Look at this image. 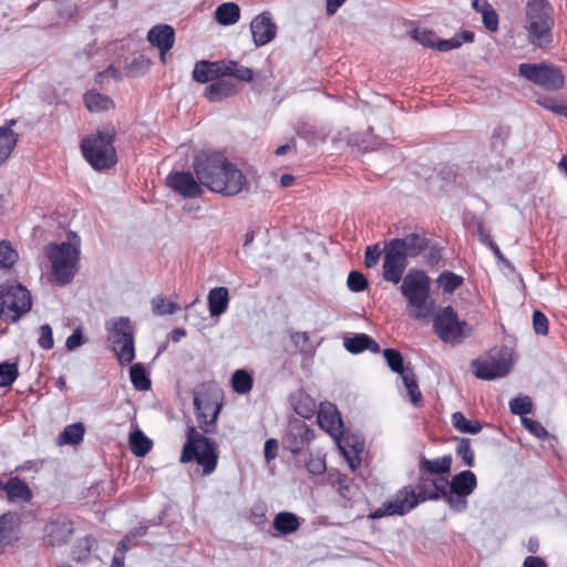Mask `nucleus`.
Returning a JSON list of instances; mask_svg holds the SVG:
<instances>
[{"mask_svg": "<svg viewBox=\"0 0 567 567\" xmlns=\"http://www.w3.org/2000/svg\"><path fill=\"white\" fill-rule=\"evenodd\" d=\"M193 171L210 192L233 197L248 188L244 172L223 152L202 150L193 158Z\"/></svg>", "mask_w": 567, "mask_h": 567, "instance_id": "1", "label": "nucleus"}, {"mask_svg": "<svg viewBox=\"0 0 567 567\" xmlns=\"http://www.w3.org/2000/svg\"><path fill=\"white\" fill-rule=\"evenodd\" d=\"M449 481L445 476L430 478L422 474L417 480L415 488L411 485L399 489L392 499L385 502L381 507L369 514V518L379 519L384 516L405 515L421 502L439 501L447 488Z\"/></svg>", "mask_w": 567, "mask_h": 567, "instance_id": "2", "label": "nucleus"}, {"mask_svg": "<svg viewBox=\"0 0 567 567\" xmlns=\"http://www.w3.org/2000/svg\"><path fill=\"white\" fill-rule=\"evenodd\" d=\"M81 239L75 233H69L68 240L50 244L45 256L51 264L48 279L59 286L70 284L80 269Z\"/></svg>", "mask_w": 567, "mask_h": 567, "instance_id": "3", "label": "nucleus"}, {"mask_svg": "<svg viewBox=\"0 0 567 567\" xmlns=\"http://www.w3.org/2000/svg\"><path fill=\"white\" fill-rule=\"evenodd\" d=\"M115 134L114 127L107 126L99 128L82 140L83 157L95 171L112 168L117 163V153L114 146Z\"/></svg>", "mask_w": 567, "mask_h": 567, "instance_id": "4", "label": "nucleus"}, {"mask_svg": "<svg viewBox=\"0 0 567 567\" xmlns=\"http://www.w3.org/2000/svg\"><path fill=\"white\" fill-rule=\"evenodd\" d=\"M554 24L553 7L547 1L532 0L527 2L525 30L532 45L539 49L550 48Z\"/></svg>", "mask_w": 567, "mask_h": 567, "instance_id": "5", "label": "nucleus"}, {"mask_svg": "<svg viewBox=\"0 0 567 567\" xmlns=\"http://www.w3.org/2000/svg\"><path fill=\"white\" fill-rule=\"evenodd\" d=\"M192 461H196L203 467L205 475L212 474L218 462L215 442L200 434L194 426L187 429L186 442L181 454L182 463Z\"/></svg>", "mask_w": 567, "mask_h": 567, "instance_id": "6", "label": "nucleus"}, {"mask_svg": "<svg viewBox=\"0 0 567 567\" xmlns=\"http://www.w3.org/2000/svg\"><path fill=\"white\" fill-rule=\"evenodd\" d=\"M401 281V293L406 299L409 307L415 310L413 317L415 319L426 318L431 311L427 307L431 293L430 277L421 269H410Z\"/></svg>", "mask_w": 567, "mask_h": 567, "instance_id": "7", "label": "nucleus"}, {"mask_svg": "<svg viewBox=\"0 0 567 567\" xmlns=\"http://www.w3.org/2000/svg\"><path fill=\"white\" fill-rule=\"evenodd\" d=\"M32 306L30 292L20 284L0 287V319L17 321Z\"/></svg>", "mask_w": 567, "mask_h": 567, "instance_id": "8", "label": "nucleus"}, {"mask_svg": "<svg viewBox=\"0 0 567 567\" xmlns=\"http://www.w3.org/2000/svg\"><path fill=\"white\" fill-rule=\"evenodd\" d=\"M518 71L522 76L547 91H558L565 85L564 73L551 63H520Z\"/></svg>", "mask_w": 567, "mask_h": 567, "instance_id": "9", "label": "nucleus"}, {"mask_svg": "<svg viewBox=\"0 0 567 567\" xmlns=\"http://www.w3.org/2000/svg\"><path fill=\"white\" fill-rule=\"evenodd\" d=\"M465 321L458 319L451 306L441 308L433 318V330L445 343H457L462 340Z\"/></svg>", "mask_w": 567, "mask_h": 567, "instance_id": "10", "label": "nucleus"}, {"mask_svg": "<svg viewBox=\"0 0 567 567\" xmlns=\"http://www.w3.org/2000/svg\"><path fill=\"white\" fill-rule=\"evenodd\" d=\"M194 406L198 426L206 434L216 432V422L221 409L218 398L208 392H194Z\"/></svg>", "mask_w": 567, "mask_h": 567, "instance_id": "11", "label": "nucleus"}, {"mask_svg": "<svg viewBox=\"0 0 567 567\" xmlns=\"http://www.w3.org/2000/svg\"><path fill=\"white\" fill-rule=\"evenodd\" d=\"M166 185L183 198L194 199L202 197L204 185L189 171L171 172L166 177Z\"/></svg>", "mask_w": 567, "mask_h": 567, "instance_id": "12", "label": "nucleus"}, {"mask_svg": "<svg viewBox=\"0 0 567 567\" xmlns=\"http://www.w3.org/2000/svg\"><path fill=\"white\" fill-rule=\"evenodd\" d=\"M408 267V258L390 241L384 245L383 279L398 285L404 277Z\"/></svg>", "mask_w": 567, "mask_h": 567, "instance_id": "13", "label": "nucleus"}, {"mask_svg": "<svg viewBox=\"0 0 567 567\" xmlns=\"http://www.w3.org/2000/svg\"><path fill=\"white\" fill-rule=\"evenodd\" d=\"M318 424L331 437L339 441L343 435V422L337 405L331 402H322L318 410Z\"/></svg>", "mask_w": 567, "mask_h": 567, "instance_id": "14", "label": "nucleus"}, {"mask_svg": "<svg viewBox=\"0 0 567 567\" xmlns=\"http://www.w3.org/2000/svg\"><path fill=\"white\" fill-rule=\"evenodd\" d=\"M34 518L33 511L8 512L0 516V549L10 543L16 527L31 523Z\"/></svg>", "mask_w": 567, "mask_h": 567, "instance_id": "15", "label": "nucleus"}, {"mask_svg": "<svg viewBox=\"0 0 567 567\" xmlns=\"http://www.w3.org/2000/svg\"><path fill=\"white\" fill-rule=\"evenodd\" d=\"M315 439V431L303 422L291 424L284 437V445L292 454L300 453Z\"/></svg>", "mask_w": 567, "mask_h": 567, "instance_id": "16", "label": "nucleus"}, {"mask_svg": "<svg viewBox=\"0 0 567 567\" xmlns=\"http://www.w3.org/2000/svg\"><path fill=\"white\" fill-rule=\"evenodd\" d=\"M254 43L262 47L272 41L277 33V25L272 22L269 12H262L255 17L250 23Z\"/></svg>", "mask_w": 567, "mask_h": 567, "instance_id": "17", "label": "nucleus"}, {"mask_svg": "<svg viewBox=\"0 0 567 567\" xmlns=\"http://www.w3.org/2000/svg\"><path fill=\"white\" fill-rule=\"evenodd\" d=\"M147 40L159 50L161 61L165 62L166 52L173 48L175 42L174 28L169 24L154 25L147 33Z\"/></svg>", "mask_w": 567, "mask_h": 567, "instance_id": "18", "label": "nucleus"}, {"mask_svg": "<svg viewBox=\"0 0 567 567\" xmlns=\"http://www.w3.org/2000/svg\"><path fill=\"white\" fill-rule=\"evenodd\" d=\"M474 375L481 380H494L506 375L509 364L505 360H475L472 363Z\"/></svg>", "mask_w": 567, "mask_h": 567, "instance_id": "19", "label": "nucleus"}, {"mask_svg": "<svg viewBox=\"0 0 567 567\" xmlns=\"http://www.w3.org/2000/svg\"><path fill=\"white\" fill-rule=\"evenodd\" d=\"M72 523L65 517H58L44 527L43 540L51 546L65 543L72 534Z\"/></svg>", "mask_w": 567, "mask_h": 567, "instance_id": "20", "label": "nucleus"}, {"mask_svg": "<svg viewBox=\"0 0 567 567\" xmlns=\"http://www.w3.org/2000/svg\"><path fill=\"white\" fill-rule=\"evenodd\" d=\"M390 243L401 250L406 258L421 255L429 246L427 238L416 233L408 234L403 238L391 239Z\"/></svg>", "mask_w": 567, "mask_h": 567, "instance_id": "21", "label": "nucleus"}, {"mask_svg": "<svg viewBox=\"0 0 567 567\" xmlns=\"http://www.w3.org/2000/svg\"><path fill=\"white\" fill-rule=\"evenodd\" d=\"M238 92L239 86L234 81L226 78H216L205 87L204 95L210 102H219L236 95Z\"/></svg>", "mask_w": 567, "mask_h": 567, "instance_id": "22", "label": "nucleus"}, {"mask_svg": "<svg viewBox=\"0 0 567 567\" xmlns=\"http://www.w3.org/2000/svg\"><path fill=\"white\" fill-rule=\"evenodd\" d=\"M3 493L6 494L7 501L12 504H30L33 497L32 489L18 476L10 477L6 482Z\"/></svg>", "mask_w": 567, "mask_h": 567, "instance_id": "23", "label": "nucleus"}, {"mask_svg": "<svg viewBox=\"0 0 567 567\" xmlns=\"http://www.w3.org/2000/svg\"><path fill=\"white\" fill-rule=\"evenodd\" d=\"M476 486V475L472 471L466 470L452 477L449 491L460 496H468L474 492Z\"/></svg>", "mask_w": 567, "mask_h": 567, "instance_id": "24", "label": "nucleus"}, {"mask_svg": "<svg viewBox=\"0 0 567 567\" xmlns=\"http://www.w3.org/2000/svg\"><path fill=\"white\" fill-rule=\"evenodd\" d=\"M344 348L353 354L370 350L372 353L380 352V346L365 333H357L344 339Z\"/></svg>", "mask_w": 567, "mask_h": 567, "instance_id": "25", "label": "nucleus"}, {"mask_svg": "<svg viewBox=\"0 0 567 567\" xmlns=\"http://www.w3.org/2000/svg\"><path fill=\"white\" fill-rule=\"evenodd\" d=\"M452 456L444 455L439 458L429 460L424 456L419 462V470L422 474L446 475L451 472Z\"/></svg>", "mask_w": 567, "mask_h": 567, "instance_id": "26", "label": "nucleus"}, {"mask_svg": "<svg viewBox=\"0 0 567 567\" xmlns=\"http://www.w3.org/2000/svg\"><path fill=\"white\" fill-rule=\"evenodd\" d=\"M208 309L212 317H218L226 312L229 303L228 289L225 287L213 288L208 293Z\"/></svg>", "mask_w": 567, "mask_h": 567, "instance_id": "27", "label": "nucleus"}, {"mask_svg": "<svg viewBox=\"0 0 567 567\" xmlns=\"http://www.w3.org/2000/svg\"><path fill=\"white\" fill-rule=\"evenodd\" d=\"M220 76V62L199 61L193 70V79L199 83H207Z\"/></svg>", "mask_w": 567, "mask_h": 567, "instance_id": "28", "label": "nucleus"}, {"mask_svg": "<svg viewBox=\"0 0 567 567\" xmlns=\"http://www.w3.org/2000/svg\"><path fill=\"white\" fill-rule=\"evenodd\" d=\"M220 62V76L227 78L233 76L238 81L250 82L254 79V72L251 69L240 65L238 62L229 60V61H219Z\"/></svg>", "mask_w": 567, "mask_h": 567, "instance_id": "29", "label": "nucleus"}, {"mask_svg": "<svg viewBox=\"0 0 567 567\" xmlns=\"http://www.w3.org/2000/svg\"><path fill=\"white\" fill-rule=\"evenodd\" d=\"M107 329L112 341H126V344L131 346V340L134 339V328L128 318L121 317L113 320Z\"/></svg>", "mask_w": 567, "mask_h": 567, "instance_id": "30", "label": "nucleus"}, {"mask_svg": "<svg viewBox=\"0 0 567 567\" xmlns=\"http://www.w3.org/2000/svg\"><path fill=\"white\" fill-rule=\"evenodd\" d=\"M85 434V426L81 422L69 424L64 427L61 434L56 437L59 446L76 445L83 441Z\"/></svg>", "mask_w": 567, "mask_h": 567, "instance_id": "31", "label": "nucleus"}, {"mask_svg": "<svg viewBox=\"0 0 567 567\" xmlns=\"http://www.w3.org/2000/svg\"><path fill=\"white\" fill-rule=\"evenodd\" d=\"M14 123L16 121L11 120L0 127V164L10 156L17 144V136L11 130Z\"/></svg>", "mask_w": 567, "mask_h": 567, "instance_id": "32", "label": "nucleus"}, {"mask_svg": "<svg viewBox=\"0 0 567 567\" xmlns=\"http://www.w3.org/2000/svg\"><path fill=\"white\" fill-rule=\"evenodd\" d=\"M83 102L90 112H103L114 107L113 100L97 91L86 92Z\"/></svg>", "mask_w": 567, "mask_h": 567, "instance_id": "33", "label": "nucleus"}, {"mask_svg": "<svg viewBox=\"0 0 567 567\" xmlns=\"http://www.w3.org/2000/svg\"><path fill=\"white\" fill-rule=\"evenodd\" d=\"M272 526L279 534L287 535L298 530L300 522L293 513L280 512L275 516Z\"/></svg>", "mask_w": 567, "mask_h": 567, "instance_id": "34", "label": "nucleus"}, {"mask_svg": "<svg viewBox=\"0 0 567 567\" xmlns=\"http://www.w3.org/2000/svg\"><path fill=\"white\" fill-rule=\"evenodd\" d=\"M216 21L221 25H231L240 19V8L235 2H225L215 11Z\"/></svg>", "mask_w": 567, "mask_h": 567, "instance_id": "35", "label": "nucleus"}, {"mask_svg": "<svg viewBox=\"0 0 567 567\" xmlns=\"http://www.w3.org/2000/svg\"><path fill=\"white\" fill-rule=\"evenodd\" d=\"M474 32L465 30L460 33H455L452 38L442 40L437 39L435 50L441 52H447L453 49H457L464 43H471L474 41Z\"/></svg>", "mask_w": 567, "mask_h": 567, "instance_id": "36", "label": "nucleus"}, {"mask_svg": "<svg viewBox=\"0 0 567 567\" xmlns=\"http://www.w3.org/2000/svg\"><path fill=\"white\" fill-rule=\"evenodd\" d=\"M474 32L465 30L460 33H455L452 38L442 40L437 39L435 50L441 52H447L453 49H457L464 43H471L474 41Z\"/></svg>", "mask_w": 567, "mask_h": 567, "instance_id": "37", "label": "nucleus"}, {"mask_svg": "<svg viewBox=\"0 0 567 567\" xmlns=\"http://www.w3.org/2000/svg\"><path fill=\"white\" fill-rule=\"evenodd\" d=\"M112 350L121 365H126L135 359V340H131V346L126 341L113 340Z\"/></svg>", "mask_w": 567, "mask_h": 567, "instance_id": "38", "label": "nucleus"}, {"mask_svg": "<svg viewBox=\"0 0 567 567\" xmlns=\"http://www.w3.org/2000/svg\"><path fill=\"white\" fill-rule=\"evenodd\" d=\"M254 385L252 375L243 369L236 370L231 375V388L238 394H246L251 391Z\"/></svg>", "mask_w": 567, "mask_h": 567, "instance_id": "39", "label": "nucleus"}, {"mask_svg": "<svg viewBox=\"0 0 567 567\" xmlns=\"http://www.w3.org/2000/svg\"><path fill=\"white\" fill-rule=\"evenodd\" d=\"M152 445V441L142 431H135L130 435V449L135 456H145L151 451Z\"/></svg>", "mask_w": 567, "mask_h": 567, "instance_id": "40", "label": "nucleus"}, {"mask_svg": "<svg viewBox=\"0 0 567 567\" xmlns=\"http://www.w3.org/2000/svg\"><path fill=\"white\" fill-rule=\"evenodd\" d=\"M130 379L133 386L138 391H147L152 386L146 370L141 363H135L131 367Z\"/></svg>", "mask_w": 567, "mask_h": 567, "instance_id": "41", "label": "nucleus"}, {"mask_svg": "<svg viewBox=\"0 0 567 567\" xmlns=\"http://www.w3.org/2000/svg\"><path fill=\"white\" fill-rule=\"evenodd\" d=\"M401 378L406 388L410 401L414 405L420 404L423 400V395H422V392L420 391L413 369L408 368V370L405 371V374L402 375Z\"/></svg>", "mask_w": 567, "mask_h": 567, "instance_id": "42", "label": "nucleus"}, {"mask_svg": "<svg viewBox=\"0 0 567 567\" xmlns=\"http://www.w3.org/2000/svg\"><path fill=\"white\" fill-rule=\"evenodd\" d=\"M452 424L462 433L477 434L482 430V425L478 421H471L466 419L462 412H455L452 414Z\"/></svg>", "mask_w": 567, "mask_h": 567, "instance_id": "43", "label": "nucleus"}, {"mask_svg": "<svg viewBox=\"0 0 567 567\" xmlns=\"http://www.w3.org/2000/svg\"><path fill=\"white\" fill-rule=\"evenodd\" d=\"M437 282L445 293H452L463 285L464 279L460 275L445 270L439 276Z\"/></svg>", "mask_w": 567, "mask_h": 567, "instance_id": "44", "label": "nucleus"}, {"mask_svg": "<svg viewBox=\"0 0 567 567\" xmlns=\"http://www.w3.org/2000/svg\"><path fill=\"white\" fill-rule=\"evenodd\" d=\"M410 35L423 47L435 49L439 37L433 30L426 28H414Z\"/></svg>", "mask_w": 567, "mask_h": 567, "instance_id": "45", "label": "nucleus"}, {"mask_svg": "<svg viewBox=\"0 0 567 567\" xmlns=\"http://www.w3.org/2000/svg\"><path fill=\"white\" fill-rule=\"evenodd\" d=\"M384 359L389 365V368L400 374L401 377L405 374V371L409 367H404L403 357L400 351L395 349H385L383 351Z\"/></svg>", "mask_w": 567, "mask_h": 567, "instance_id": "46", "label": "nucleus"}, {"mask_svg": "<svg viewBox=\"0 0 567 567\" xmlns=\"http://www.w3.org/2000/svg\"><path fill=\"white\" fill-rule=\"evenodd\" d=\"M18 260V252L12 245L7 241H0V267L10 268Z\"/></svg>", "mask_w": 567, "mask_h": 567, "instance_id": "47", "label": "nucleus"}, {"mask_svg": "<svg viewBox=\"0 0 567 567\" xmlns=\"http://www.w3.org/2000/svg\"><path fill=\"white\" fill-rule=\"evenodd\" d=\"M455 452H456V455L463 460V462L466 466H468V467L474 466V462H475L474 451L471 446L470 439H466V437L461 439L456 446Z\"/></svg>", "mask_w": 567, "mask_h": 567, "instance_id": "48", "label": "nucleus"}, {"mask_svg": "<svg viewBox=\"0 0 567 567\" xmlns=\"http://www.w3.org/2000/svg\"><path fill=\"white\" fill-rule=\"evenodd\" d=\"M18 377L17 364L2 362L0 363V386L11 385Z\"/></svg>", "mask_w": 567, "mask_h": 567, "instance_id": "49", "label": "nucleus"}, {"mask_svg": "<svg viewBox=\"0 0 567 567\" xmlns=\"http://www.w3.org/2000/svg\"><path fill=\"white\" fill-rule=\"evenodd\" d=\"M467 496H460L457 494H454L451 491L444 489V495H442V498L445 501V503L456 512H463L467 508Z\"/></svg>", "mask_w": 567, "mask_h": 567, "instance_id": "50", "label": "nucleus"}, {"mask_svg": "<svg viewBox=\"0 0 567 567\" xmlns=\"http://www.w3.org/2000/svg\"><path fill=\"white\" fill-rule=\"evenodd\" d=\"M348 288L353 292H361L368 288V279L360 271H351L347 279Z\"/></svg>", "mask_w": 567, "mask_h": 567, "instance_id": "51", "label": "nucleus"}, {"mask_svg": "<svg viewBox=\"0 0 567 567\" xmlns=\"http://www.w3.org/2000/svg\"><path fill=\"white\" fill-rule=\"evenodd\" d=\"M509 408L513 414L525 415L532 412L533 403L528 396H517L511 400Z\"/></svg>", "mask_w": 567, "mask_h": 567, "instance_id": "52", "label": "nucleus"}, {"mask_svg": "<svg viewBox=\"0 0 567 567\" xmlns=\"http://www.w3.org/2000/svg\"><path fill=\"white\" fill-rule=\"evenodd\" d=\"M295 411L303 417H310L316 411V403L309 395H303L295 403Z\"/></svg>", "mask_w": 567, "mask_h": 567, "instance_id": "53", "label": "nucleus"}, {"mask_svg": "<svg viewBox=\"0 0 567 567\" xmlns=\"http://www.w3.org/2000/svg\"><path fill=\"white\" fill-rule=\"evenodd\" d=\"M127 540H128V537L125 536L123 539H121L117 543L110 567H124L126 553L128 551V548H130Z\"/></svg>", "mask_w": 567, "mask_h": 567, "instance_id": "54", "label": "nucleus"}, {"mask_svg": "<svg viewBox=\"0 0 567 567\" xmlns=\"http://www.w3.org/2000/svg\"><path fill=\"white\" fill-rule=\"evenodd\" d=\"M522 422L524 427L528 430V432L536 436L537 439H545L548 435L547 430L538 421L528 417H523Z\"/></svg>", "mask_w": 567, "mask_h": 567, "instance_id": "55", "label": "nucleus"}, {"mask_svg": "<svg viewBox=\"0 0 567 567\" xmlns=\"http://www.w3.org/2000/svg\"><path fill=\"white\" fill-rule=\"evenodd\" d=\"M533 327L537 334L546 336L548 333V319L539 310L533 313Z\"/></svg>", "mask_w": 567, "mask_h": 567, "instance_id": "56", "label": "nucleus"}, {"mask_svg": "<svg viewBox=\"0 0 567 567\" xmlns=\"http://www.w3.org/2000/svg\"><path fill=\"white\" fill-rule=\"evenodd\" d=\"M307 471L312 475H320L326 471V460L321 456H310L306 462Z\"/></svg>", "mask_w": 567, "mask_h": 567, "instance_id": "57", "label": "nucleus"}, {"mask_svg": "<svg viewBox=\"0 0 567 567\" xmlns=\"http://www.w3.org/2000/svg\"><path fill=\"white\" fill-rule=\"evenodd\" d=\"M154 311L157 315H172L176 311L177 306L165 298H158L153 301Z\"/></svg>", "mask_w": 567, "mask_h": 567, "instance_id": "58", "label": "nucleus"}, {"mask_svg": "<svg viewBox=\"0 0 567 567\" xmlns=\"http://www.w3.org/2000/svg\"><path fill=\"white\" fill-rule=\"evenodd\" d=\"M484 27L491 31L496 32L498 30V14L494 8L483 12L482 16Z\"/></svg>", "mask_w": 567, "mask_h": 567, "instance_id": "59", "label": "nucleus"}, {"mask_svg": "<svg viewBox=\"0 0 567 567\" xmlns=\"http://www.w3.org/2000/svg\"><path fill=\"white\" fill-rule=\"evenodd\" d=\"M38 343L43 349H47V350L53 348L54 341H53L52 329L50 328V326H48V324L41 326Z\"/></svg>", "mask_w": 567, "mask_h": 567, "instance_id": "60", "label": "nucleus"}, {"mask_svg": "<svg viewBox=\"0 0 567 567\" xmlns=\"http://www.w3.org/2000/svg\"><path fill=\"white\" fill-rule=\"evenodd\" d=\"M381 256V251L378 245L368 246L364 256V265L368 268L374 267Z\"/></svg>", "mask_w": 567, "mask_h": 567, "instance_id": "61", "label": "nucleus"}, {"mask_svg": "<svg viewBox=\"0 0 567 567\" xmlns=\"http://www.w3.org/2000/svg\"><path fill=\"white\" fill-rule=\"evenodd\" d=\"M337 485L338 493L340 494V496H342L346 499H351L353 497L352 484L346 475L338 477Z\"/></svg>", "mask_w": 567, "mask_h": 567, "instance_id": "62", "label": "nucleus"}, {"mask_svg": "<svg viewBox=\"0 0 567 567\" xmlns=\"http://www.w3.org/2000/svg\"><path fill=\"white\" fill-rule=\"evenodd\" d=\"M85 342L82 330L76 328L72 334L66 339L65 347L68 350L72 351Z\"/></svg>", "mask_w": 567, "mask_h": 567, "instance_id": "63", "label": "nucleus"}, {"mask_svg": "<svg viewBox=\"0 0 567 567\" xmlns=\"http://www.w3.org/2000/svg\"><path fill=\"white\" fill-rule=\"evenodd\" d=\"M249 520L257 526L264 525L267 522L265 508L262 506H255L250 512Z\"/></svg>", "mask_w": 567, "mask_h": 567, "instance_id": "64", "label": "nucleus"}]
</instances>
